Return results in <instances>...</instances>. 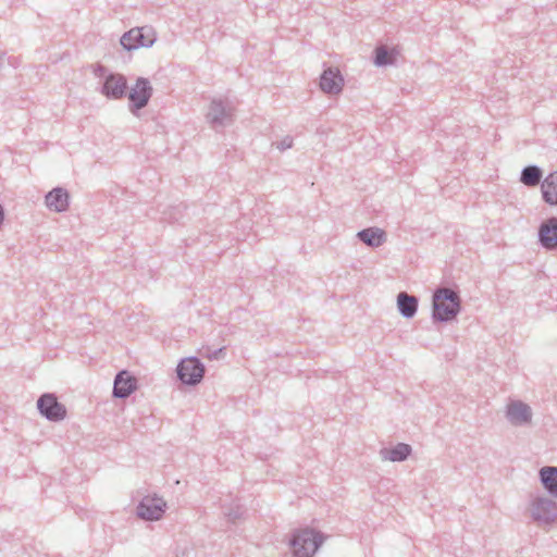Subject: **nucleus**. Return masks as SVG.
I'll use <instances>...</instances> for the list:
<instances>
[{"mask_svg":"<svg viewBox=\"0 0 557 557\" xmlns=\"http://www.w3.org/2000/svg\"><path fill=\"white\" fill-rule=\"evenodd\" d=\"M434 318L447 321L456 317L459 311V298L450 289H440L433 298Z\"/></svg>","mask_w":557,"mask_h":557,"instance_id":"f257e3e1","label":"nucleus"},{"mask_svg":"<svg viewBox=\"0 0 557 557\" xmlns=\"http://www.w3.org/2000/svg\"><path fill=\"white\" fill-rule=\"evenodd\" d=\"M321 543L322 536L318 532L302 529L293 539V554L295 557H312Z\"/></svg>","mask_w":557,"mask_h":557,"instance_id":"f03ea898","label":"nucleus"},{"mask_svg":"<svg viewBox=\"0 0 557 557\" xmlns=\"http://www.w3.org/2000/svg\"><path fill=\"white\" fill-rule=\"evenodd\" d=\"M154 33L150 28L139 27L133 28L124 34L121 38L122 46L127 49H137L140 47H149L154 41Z\"/></svg>","mask_w":557,"mask_h":557,"instance_id":"7ed1b4c3","label":"nucleus"},{"mask_svg":"<svg viewBox=\"0 0 557 557\" xmlns=\"http://www.w3.org/2000/svg\"><path fill=\"white\" fill-rule=\"evenodd\" d=\"M180 379L187 384H196L203 376L205 368L197 358H186L178 364Z\"/></svg>","mask_w":557,"mask_h":557,"instance_id":"20e7f679","label":"nucleus"},{"mask_svg":"<svg viewBox=\"0 0 557 557\" xmlns=\"http://www.w3.org/2000/svg\"><path fill=\"white\" fill-rule=\"evenodd\" d=\"M165 503L161 498L145 497L138 508V516L146 520H158L164 512Z\"/></svg>","mask_w":557,"mask_h":557,"instance_id":"39448f33","label":"nucleus"},{"mask_svg":"<svg viewBox=\"0 0 557 557\" xmlns=\"http://www.w3.org/2000/svg\"><path fill=\"white\" fill-rule=\"evenodd\" d=\"M38 408L50 420H62L66 413L65 408L51 394H46L39 398Z\"/></svg>","mask_w":557,"mask_h":557,"instance_id":"423d86ee","label":"nucleus"},{"mask_svg":"<svg viewBox=\"0 0 557 557\" xmlns=\"http://www.w3.org/2000/svg\"><path fill=\"white\" fill-rule=\"evenodd\" d=\"M343 84L344 79L337 69L325 70L320 78V87L327 94H338Z\"/></svg>","mask_w":557,"mask_h":557,"instance_id":"0eeeda50","label":"nucleus"},{"mask_svg":"<svg viewBox=\"0 0 557 557\" xmlns=\"http://www.w3.org/2000/svg\"><path fill=\"white\" fill-rule=\"evenodd\" d=\"M137 387V380L127 371L120 372L114 381L113 394L115 397L124 398L129 396Z\"/></svg>","mask_w":557,"mask_h":557,"instance_id":"6e6552de","label":"nucleus"},{"mask_svg":"<svg viewBox=\"0 0 557 557\" xmlns=\"http://www.w3.org/2000/svg\"><path fill=\"white\" fill-rule=\"evenodd\" d=\"M151 88L148 82L139 78L129 92V100L136 109L145 107L149 100Z\"/></svg>","mask_w":557,"mask_h":557,"instance_id":"1a4fd4ad","label":"nucleus"},{"mask_svg":"<svg viewBox=\"0 0 557 557\" xmlns=\"http://www.w3.org/2000/svg\"><path fill=\"white\" fill-rule=\"evenodd\" d=\"M125 88H126V81L120 74L110 75L107 78L104 86H103L104 94L108 97H112L115 99H119L124 95Z\"/></svg>","mask_w":557,"mask_h":557,"instance_id":"9d476101","label":"nucleus"},{"mask_svg":"<svg viewBox=\"0 0 557 557\" xmlns=\"http://www.w3.org/2000/svg\"><path fill=\"white\" fill-rule=\"evenodd\" d=\"M507 416L515 424L527 423L531 420V410L528 405L516 401L508 406Z\"/></svg>","mask_w":557,"mask_h":557,"instance_id":"9b49d317","label":"nucleus"},{"mask_svg":"<svg viewBox=\"0 0 557 557\" xmlns=\"http://www.w3.org/2000/svg\"><path fill=\"white\" fill-rule=\"evenodd\" d=\"M46 203L57 212L64 211L69 207V195L62 188H55L46 196Z\"/></svg>","mask_w":557,"mask_h":557,"instance_id":"f8f14e48","label":"nucleus"},{"mask_svg":"<svg viewBox=\"0 0 557 557\" xmlns=\"http://www.w3.org/2000/svg\"><path fill=\"white\" fill-rule=\"evenodd\" d=\"M544 200L550 206L557 205V171L545 177L541 186Z\"/></svg>","mask_w":557,"mask_h":557,"instance_id":"ddd939ff","label":"nucleus"},{"mask_svg":"<svg viewBox=\"0 0 557 557\" xmlns=\"http://www.w3.org/2000/svg\"><path fill=\"white\" fill-rule=\"evenodd\" d=\"M540 237L545 247L554 248L557 246V219L553 218L542 225Z\"/></svg>","mask_w":557,"mask_h":557,"instance_id":"4468645a","label":"nucleus"},{"mask_svg":"<svg viewBox=\"0 0 557 557\" xmlns=\"http://www.w3.org/2000/svg\"><path fill=\"white\" fill-rule=\"evenodd\" d=\"M541 480L545 488L553 495H557V468L544 467L541 469Z\"/></svg>","mask_w":557,"mask_h":557,"instance_id":"2eb2a0df","label":"nucleus"},{"mask_svg":"<svg viewBox=\"0 0 557 557\" xmlns=\"http://www.w3.org/2000/svg\"><path fill=\"white\" fill-rule=\"evenodd\" d=\"M397 305L405 317H412L417 311V299L406 293H400L397 297Z\"/></svg>","mask_w":557,"mask_h":557,"instance_id":"dca6fc26","label":"nucleus"},{"mask_svg":"<svg viewBox=\"0 0 557 557\" xmlns=\"http://www.w3.org/2000/svg\"><path fill=\"white\" fill-rule=\"evenodd\" d=\"M359 237L369 246H380L384 240V232L380 228H368L360 232Z\"/></svg>","mask_w":557,"mask_h":557,"instance_id":"f3484780","label":"nucleus"},{"mask_svg":"<svg viewBox=\"0 0 557 557\" xmlns=\"http://www.w3.org/2000/svg\"><path fill=\"white\" fill-rule=\"evenodd\" d=\"M542 177V172L536 166H528L522 171L521 182L530 187L536 186Z\"/></svg>","mask_w":557,"mask_h":557,"instance_id":"a211bd4d","label":"nucleus"},{"mask_svg":"<svg viewBox=\"0 0 557 557\" xmlns=\"http://www.w3.org/2000/svg\"><path fill=\"white\" fill-rule=\"evenodd\" d=\"M411 451V448L407 444H398L395 448L385 450L384 458L391 461L404 460Z\"/></svg>","mask_w":557,"mask_h":557,"instance_id":"6ab92c4d","label":"nucleus"},{"mask_svg":"<svg viewBox=\"0 0 557 557\" xmlns=\"http://www.w3.org/2000/svg\"><path fill=\"white\" fill-rule=\"evenodd\" d=\"M395 50L388 52L385 48L380 47L376 49L375 55V64L376 65H386L393 63L394 61Z\"/></svg>","mask_w":557,"mask_h":557,"instance_id":"aec40b11","label":"nucleus"}]
</instances>
